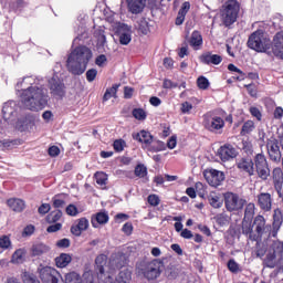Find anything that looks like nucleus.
Here are the masks:
<instances>
[{"mask_svg": "<svg viewBox=\"0 0 283 283\" xmlns=\"http://www.w3.org/2000/svg\"><path fill=\"white\" fill-rule=\"evenodd\" d=\"M20 91V99L22 105L31 112H39L48 105V90L43 87L42 81L36 80L32 76L24 77L21 83L17 84L18 90L25 87Z\"/></svg>", "mask_w": 283, "mask_h": 283, "instance_id": "obj_1", "label": "nucleus"}, {"mask_svg": "<svg viewBox=\"0 0 283 283\" xmlns=\"http://www.w3.org/2000/svg\"><path fill=\"white\" fill-rule=\"evenodd\" d=\"M92 60V50L81 45L75 48L66 60V70L73 76H81L87 70V63Z\"/></svg>", "mask_w": 283, "mask_h": 283, "instance_id": "obj_2", "label": "nucleus"}, {"mask_svg": "<svg viewBox=\"0 0 283 283\" xmlns=\"http://www.w3.org/2000/svg\"><path fill=\"white\" fill-rule=\"evenodd\" d=\"M133 139L142 144V149L150 151V154L163 151L165 143L154 138V135L147 130H140L133 134Z\"/></svg>", "mask_w": 283, "mask_h": 283, "instance_id": "obj_3", "label": "nucleus"}, {"mask_svg": "<svg viewBox=\"0 0 283 283\" xmlns=\"http://www.w3.org/2000/svg\"><path fill=\"white\" fill-rule=\"evenodd\" d=\"M248 46L255 52H266L271 50V40L263 30H256L249 36Z\"/></svg>", "mask_w": 283, "mask_h": 283, "instance_id": "obj_4", "label": "nucleus"}, {"mask_svg": "<svg viewBox=\"0 0 283 283\" xmlns=\"http://www.w3.org/2000/svg\"><path fill=\"white\" fill-rule=\"evenodd\" d=\"M160 269H163V261L155 259L153 261H142L137 265V271L146 280H156L157 277H160Z\"/></svg>", "mask_w": 283, "mask_h": 283, "instance_id": "obj_5", "label": "nucleus"}, {"mask_svg": "<svg viewBox=\"0 0 283 283\" xmlns=\"http://www.w3.org/2000/svg\"><path fill=\"white\" fill-rule=\"evenodd\" d=\"M223 202L229 213H235V211H242L244 209L247 199L240 197V195L235 192L228 191L223 193Z\"/></svg>", "mask_w": 283, "mask_h": 283, "instance_id": "obj_6", "label": "nucleus"}, {"mask_svg": "<svg viewBox=\"0 0 283 283\" xmlns=\"http://www.w3.org/2000/svg\"><path fill=\"white\" fill-rule=\"evenodd\" d=\"M238 12H240V3L237 0H229L221 11L222 23L229 28L233 25L234 21H238Z\"/></svg>", "mask_w": 283, "mask_h": 283, "instance_id": "obj_7", "label": "nucleus"}, {"mask_svg": "<svg viewBox=\"0 0 283 283\" xmlns=\"http://www.w3.org/2000/svg\"><path fill=\"white\" fill-rule=\"evenodd\" d=\"M254 165L259 178H261V180H268L269 176H271V169H269L266 157L262 154H256L254 157Z\"/></svg>", "mask_w": 283, "mask_h": 283, "instance_id": "obj_8", "label": "nucleus"}, {"mask_svg": "<svg viewBox=\"0 0 283 283\" xmlns=\"http://www.w3.org/2000/svg\"><path fill=\"white\" fill-rule=\"evenodd\" d=\"M40 280L43 283H59V279L61 277V273L56 271L54 268L50 266H39L38 269Z\"/></svg>", "mask_w": 283, "mask_h": 283, "instance_id": "obj_9", "label": "nucleus"}, {"mask_svg": "<svg viewBox=\"0 0 283 283\" xmlns=\"http://www.w3.org/2000/svg\"><path fill=\"white\" fill-rule=\"evenodd\" d=\"M19 116V104L14 101H9L2 106V118L6 123H13Z\"/></svg>", "mask_w": 283, "mask_h": 283, "instance_id": "obj_10", "label": "nucleus"}, {"mask_svg": "<svg viewBox=\"0 0 283 283\" xmlns=\"http://www.w3.org/2000/svg\"><path fill=\"white\" fill-rule=\"evenodd\" d=\"M49 87L52 96L55 98H63L65 96V84H63L59 76L54 75L49 80Z\"/></svg>", "mask_w": 283, "mask_h": 283, "instance_id": "obj_11", "label": "nucleus"}, {"mask_svg": "<svg viewBox=\"0 0 283 283\" xmlns=\"http://www.w3.org/2000/svg\"><path fill=\"white\" fill-rule=\"evenodd\" d=\"M203 176L210 187H220L224 182V172L216 169L206 170Z\"/></svg>", "mask_w": 283, "mask_h": 283, "instance_id": "obj_12", "label": "nucleus"}, {"mask_svg": "<svg viewBox=\"0 0 283 283\" xmlns=\"http://www.w3.org/2000/svg\"><path fill=\"white\" fill-rule=\"evenodd\" d=\"M266 149L272 163H280V160H282V151H280L277 139L274 137L268 139Z\"/></svg>", "mask_w": 283, "mask_h": 283, "instance_id": "obj_13", "label": "nucleus"}, {"mask_svg": "<svg viewBox=\"0 0 283 283\" xmlns=\"http://www.w3.org/2000/svg\"><path fill=\"white\" fill-rule=\"evenodd\" d=\"M256 238H262L264 233H271V224H266V219L262 214H258L253 221Z\"/></svg>", "mask_w": 283, "mask_h": 283, "instance_id": "obj_14", "label": "nucleus"}, {"mask_svg": "<svg viewBox=\"0 0 283 283\" xmlns=\"http://www.w3.org/2000/svg\"><path fill=\"white\" fill-rule=\"evenodd\" d=\"M205 127L209 132H218L224 127V119L217 115H210L205 118Z\"/></svg>", "mask_w": 283, "mask_h": 283, "instance_id": "obj_15", "label": "nucleus"}, {"mask_svg": "<svg viewBox=\"0 0 283 283\" xmlns=\"http://www.w3.org/2000/svg\"><path fill=\"white\" fill-rule=\"evenodd\" d=\"M256 205L261 211L269 212L273 209V197L269 192H261L256 196Z\"/></svg>", "mask_w": 283, "mask_h": 283, "instance_id": "obj_16", "label": "nucleus"}, {"mask_svg": "<svg viewBox=\"0 0 283 283\" xmlns=\"http://www.w3.org/2000/svg\"><path fill=\"white\" fill-rule=\"evenodd\" d=\"M117 36L120 45H129L132 43V27L122 23L117 28Z\"/></svg>", "mask_w": 283, "mask_h": 283, "instance_id": "obj_17", "label": "nucleus"}, {"mask_svg": "<svg viewBox=\"0 0 283 283\" xmlns=\"http://www.w3.org/2000/svg\"><path fill=\"white\" fill-rule=\"evenodd\" d=\"M218 155L223 163H227L238 156V150L232 145L226 144L219 148Z\"/></svg>", "mask_w": 283, "mask_h": 283, "instance_id": "obj_18", "label": "nucleus"}, {"mask_svg": "<svg viewBox=\"0 0 283 283\" xmlns=\"http://www.w3.org/2000/svg\"><path fill=\"white\" fill-rule=\"evenodd\" d=\"M237 167L240 169V171H244V174H248V176H254L255 175V164L253 163V159L243 157L237 161Z\"/></svg>", "mask_w": 283, "mask_h": 283, "instance_id": "obj_19", "label": "nucleus"}, {"mask_svg": "<svg viewBox=\"0 0 283 283\" xmlns=\"http://www.w3.org/2000/svg\"><path fill=\"white\" fill-rule=\"evenodd\" d=\"M272 52L276 59L283 60V31L277 32L272 41Z\"/></svg>", "mask_w": 283, "mask_h": 283, "instance_id": "obj_20", "label": "nucleus"}, {"mask_svg": "<svg viewBox=\"0 0 283 283\" xmlns=\"http://www.w3.org/2000/svg\"><path fill=\"white\" fill-rule=\"evenodd\" d=\"M109 222V214L107 211H101L92 216L91 224L94 229H98L99 224H107Z\"/></svg>", "mask_w": 283, "mask_h": 283, "instance_id": "obj_21", "label": "nucleus"}, {"mask_svg": "<svg viewBox=\"0 0 283 283\" xmlns=\"http://www.w3.org/2000/svg\"><path fill=\"white\" fill-rule=\"evenodd\" d=\"M90 229V220L87 218H81L77 220V223L75 226L71 227V233L73 235L80 237L83 231H87Z\"/></svg>", "mask_w": 283, "mask_h": 283, "instance_id": "obj_22", "label": "nucleus"}, {"mask_svg": "<svg viewBox=\"0 0 283 283\" xmlns=\"http://www.w3.org/2000/svg\"><path fill=\"white\" fill-rule=\"evenodd\" d=\"M200 61L205 65H220L222 63V56L207 52L200 56Z\"/></svg>", "mask_w": 283, "mask_h": 283, "instance_id": "obj_23", "label": "nucleus"}, {"mask_svg": "<svg viewBox=\"0 0 283 283\" xmlns=\"http://www.w3.org/2000/svg\"><path fill=\"white\" fill-rule=\"evenodd\" d=\"M125 264H127V261L124 254H115L111 256V260H109L111 271H116V269H123Z\"/></svg>", "mask_w": 283, "mask_h": 283, "instance_id": "obj_24", "label": "nucleus"}, {"mask_svg": "<svg viewBox=\"0 0 283 283\" xmlns=\"http://www.w3.org/2000/svg\"><path fill=\"white\" fill-rule=\"evenodd\" d=\"M126 2L132 14H140L145 8V0H126Z\"/></svg>", "mask_w": 283, "mask_h": 283, "instance_id": "obj_25", "label": "nucleus"}, {"mask_svg": "<svg viewBox=\"0 0 283 283\" xmlns=\"http://www.w3.org/2000/svg\"><path fill=\"white\" fill-rule=\"evenodd\" d=\"M242 233L243 235H248L249 240H258V234H253V224H251V219H243Z\"/></svg>", "mask_w": 283, "mask_h": 283, "instance_id": "obj_26", "label": "nucleus"}, {"mask_svg": "<svg viewBox=\"0 0 283 283\" xmlns=\"http://www.w3.org/2000/svg\"><path fill=\"white\" fill-rule=\"evenodd\" d=\"M9 208L15 213H21L25 209V201L19 198H11L7 201Z\"/></svg>", "mask_w": 283, "mask_h": 283, "instance_id": "obj_27", "label": "nucleus"}, {"mask_svg": "<svg viewBox=\"0 0 283 283\" xmlns=\"http://www.w3.org/2000/svg\"><path fill=\"white\" fill-rule=\"evenodd\" d=\"M190 46L193 48L195 50H200L202 48V34H200L199 31H193L190 40H189Z\"/></svg>", "mask_w": 283, "mask_h": 283, "instance_id": "obj_28", "label": "nucleus"}, {"mask_svg": "<svg viewBox=\"0 0 283 283\" xmlns=\"http://www.w3.org/2000/svg\"><path fill=\"white\" fill-rule=\"evenodd\" d=\"M282 222H283L282 210L275 209L273 213V229H274L273 237L274 238L277 231H280V227H282Z\"/></svg>", "mask_w": 283, "mask_h": 283, "instance_id": "obj_29", "label": "nucleus"}, {"mask_svg": "<svg viewBox=\"0 0 283 283\" xmlns=\"http://www.w3.org/2000/svg\"><path fill=\"white\" fill-rule=\"evenodd\" d=\"M191 8V4L189 2H184L181 10H179L177 19H176V25H182L185 23V17H187V12H189Z\"/></svg>", "mask_w": 283, "mask_h": 283, "instance_id": "obj_30", "label": "nucleus"}, {"mask_svg": "<svg viewBox=\"0 0 283 283\" xmlns=\"http://www.w3.org/2000/svg\"><path fill=\"white\" fill-rule=\"evenodd\" d=\"M70 262H72V255L67 253H61L55 258V264L59 269H65Z\"/></svg>", "mask_w": 283, "mask_h": 283, "instance_id": "obj_31", "label": "nucleus"}, {"mask_svg": "<svg viewBox=\"0 0 283 283\" xmlns=\"http://www.w3.org/2000/svg\"><path fill=\"white\" fill-rule=\"evenodd\" d=\"M48 251H50V247L43 243H36V244H33L31 248V255L33 258H36L39 255H43L44 253H48Z\"/></svg>", "mask_w": 283, "mask_h": 283, "instance_id": "obj_32", "label": "nucleus"}, {"mask_svg": "<svg viewBox=\"0 0 283 283\" xmlns=\"http://www.w3.org/2000/svg\"><path fill=\"white\" fill-rule=\"evenodd\" d=\"M132 282V271L129 269L124 268L122 271H119L116 283H129Z\"/></svg>", "mask_w": 283, "mask_h": 283, "instance_id": "obj_33", "label": "nucleus"}, {"mask_svg": "<svg viewBox=\"0 0 283 283\" xmlns=\"http://www.w3.org/2000/svg\"><path fill=\"white\" fill-rule=\"evenodd\" d=\"M97 279L99 283H114V277L112 276V272H105L103 268H101L99 272H97Z\"/></svg>", "mask_w": 283, "mask_h": 283, "instance_id": "obj_34", "label": "nucleus"}, {"mask_svg": "<svg viewBox=\"0 0 283 283\" xmlns=\"http://www.w3.org/2000/svg\"><path fill=\"white\" fill-rule=\"evenodd\" d=\"M277 258V254L270 252L266 254L263 264L264 266H266L268 269H275L276 265V261L275 259Z\"/></svg>", "mask_w": 283, "mask_h": 283, "instance_id": "obj_35", "label": "nucleus"}, {"mask_svg": "<svg viewBox=\"0 0 283 283\" xmlns=\"http://www.w3.org/2000/svg\"><path fill=\"white\" fill-rule=\"evenodd\" d=\"M24 256H25V249H18L12 254L11 262L13 264H21V262H23Z\"/></svg>", "mask_w": 283, "mask_h": 283, "instance_id": "obj_36", "label": "nucleus"}, {"mask_svg": "<svg viewBox=\"0 0 283 283\" xmlns=\"http://www.w3.org/2000/svg\"><path fill=\"white\" fill-rule=\"evenodd\" d=\"M95 264H96V271L97 273H101V269L105 271V264H107V255L105 254H99L95 259Z\"/></svg>", "mask_w": 283, "mask_h": 283, "instance_id": "obj_37", "label": "nucleus"}, {"mask_svg": "<svg viewBox=\"0 0 283 283\" xmlns=\"http://www.w3.org/2000/svg\"><path fill=\"white\" fill-rule=\"evenodd\" d=\"M209 203L213 207V209H220L222 207V199L216 193H210L208 197Z\"/></svg>", "mask_w": 283, "mask_h": 283, "instance_id": "obj_38", "label": "nucleus"}, {"mask_svg": "<svg viewBox=\"0 0 283 283\" xmlns=\"http://www.w3.org/2000/svg\"><path fill=\"white\" fill-rule=\"evenodd\" d=\"M253 216H255V203L250 202L245 206L244 219L253 220Z\"/></svg>", "mask_w": 283, "mask_h": 283, "instance_id": "obj_39", "label": "nucleus"}, {"mask_svg": "<svg viewBox=\"0 0 283 283\" xmlns=\"http://www.w3.org/2000/svg\"><path fill=\"white\" fill-rule=\"evenodd\" d=\"M255 129V123L253 120H247L241 129V136H247L248 134H251Z\"/></svg>", "mask_w": 283, "mask_h": 283, "instance_id": "obj_40", "label": "nucleus"}, {"mask_svg": "<svg viewBox=\"0 0 283 283\" xmlns=\"http://www.w3.org/2000/svg\"><path fill=\"white\" fill-rule=\"evenodd\" d=\"M62 216H63V212L61 210L52 211L51 213L48 214L46 222H49L50 224L52 222H59V220H61Z\"/></svg>", "mask_w": 283, "mask_h": 283, "instance_id": "obj_41", "label": "nucleus"}, {"mask_svg": "<svg viewBox=\"0 0 283 283\" xmlns=\"http://www.w3.org/2000/svg\"><path fill=\"white\" fill-rule=\"evenodd\" d=\"M17 145L15 140L3 139L0 140V151H8V149H12Z\"/></svg>", "mask_w": 283, "mask_h": 283, "instance_id": "obj_42", "label": "nucleus"}, {"mask_svg": "<svg viewBox=\"0 0 283 283\" xmlns=\"http://www.w3.org/2000/svg\"><path fill=\"white\" fill-rule=\"evenodd\" d=\"M0 249H3V251L8 249H12V241H10V237L8 235L0 237Z\"/></svg>", "mask_w": 283, "mask_h": 283, "instance_id": "obj_43", "label": "nucleus"}, {"mask_svg": "<svg viewBox=\"0 0 283 283\" xmlns=\"http://www.w3.org/2000/svg\"><path fill=\"white\" fill-rule=\"evenodd\" d=\"M95 180L101 187H105L107 185V174L105 172H95Z\"/></svg>", "mask_w": 283, "mask_h": 283, "instance_id": "obj_44", "label": "nucleus"}, {"mask_svg": "<svg viewBox=\"0 0 283 283\" xmlns=\"http://www.w3.org/2000/svg\"><path fill=\"white\" fill-rule=\"evenodd\" d=\"M228 70L230 72H237V74H239V77H235V81H244V78L247 77L244 72H242V70L238 69V66H235L234 64H229Z\"/></svg>", "mask_w": 283, "mask_h": 283, "instance_id": "obj_45", "label": "nucleus"}, {"mask_svg": "<svg viewBox=\"0 0 283 283\" xmlns=\"http://www.w3.org/2000/svg\"><path fill=\"white\" fill-rule=\"evenodd\" d=\"M116 92H118V85H113L111 88H107L103 101H109V98H113V96H116Z\"/></svg>", "mask_w": 283, "mask_h": 283, "instance_id": "obj_46", "label": "nucleus"}, {"mask_svg": "<svg viewBox=\"0 0 283 283\" xmlns=\"http://www.w3.org/2000/svg\"><path fill=\"white\" fill-rule=\"evenodd\" d=\"M135 176L137 178H145L147 176V167L143 164H139L135 167Z\"/></svg>", "mask_w": 283, "mask_h": 283, "instance_id": "obj_47", "label": "nucleus"}, {"mask_svg": "<svg viewBox=\"0 0 283 283\" xmlns=\"http://www.w3.org/2000/svg\"><path fill=\"white\" fill-rule=\"evenodd\" d=\"M272 250L274 255H282L283 253V242L282 241H274L272 243Z\"/></svg>", "mask_w": 283, "mask_h": 283, "instance_id": "obj_48", "label": "nucleus"}, {"mask_svg": "<svg viewBox=\"0 0 283 283\" xmlns=\"http://www.w3.org/2000/svg\"><path fill=\"white\" fill-rule=\"evenodd\" d=\"M133 116L137 120H145L147 118V113H145V109L143 108H135L133 111Z\"/></svg>", "mask_w": 283, "mask_h": 283, "instance_id": "obj_49", "label": "nucleus"}, {"mask_svg": "<svg viewBox=\"0 0 283 283\" xmlns=\"http://www.w3.org/2000/svg\"><path fill=\"white\" fill-rule=\"evenodd\" d=\"M138 30L142 32V34H148L149 33V22H147V20H145V19L139 20Z\"/></svg>", "mask_w": 283, "mask_h": 283, "instance_id": "obj_50", "label": "nucleus"}, {"mask_svg": "<svg viewBox=\"0 0 283 283\" xmlns=\"http://www.w3.org/2000/svg\"><path fill=\"white\" fill-rule=\"evenodd\" d=\"M53 207L55 209H63L65 207V200L61 198V195H57L52 198Z\"/></svg>", "mask_w": 283, "mask_h": 283, "instance_id": "obj_51", "label": "nucleus"}, {"mask_svg": "<svg viewBox=\"0 0 283 283\" xmlns=\"http://www.w3.org/2000/svg\"><path fill=\"white\" fill-rule=\"evenodd\" d=\"M197 85L199 87V90H209V80L205 76H200L197 80Z\"/></svg>", "mask_w": 283, "mask_h": 283, "instance_id": "obj_52", "label": "nucleus"}, {"mask_svg": "<svg viewBox=\"0 0 283 283\" xmlns=\"http://www.w3.org/2000/svg\"><path fill=\"white\" fill-rule=\"evenodd\" d=\"M214 220H216L217 224H219L220 227H224V224H227V222H229V217H227V214H224V213H220L214 217Z\"/></svg>", "mask_w": 283, "mask_h": 283, "instance_id": "obj_53", "label": "nucleus"}, {"mask_svg": "<svg viewBox=\"0 0 283 283\" xmlns=\"http://www.w3.org/2000/svg\"><path fill=\"white\" fill-rule=\"evenodd\" d=\"M97 75H98V71L96 69H91L86 72V81L88 83H94Z\"/></svg>", "mask_w": 283, "mask_h": 283, "instance_id": "obj_54", "label": "nucleus"}, {"mask_svg": "<svg viewBox=\"0 0 283 283\" xmlns=\"http://www.w3.org/2000/svg\"><path fill=\"white\" fill-rule=\"evenodd\" d=\"M81 39H87V30L85 27H81L77 31V36L73 40V43L81 41Z\"/></svg>", "mask_w": 283, "mask_h": 283, "instance_id": "obj_55", "label": "nucleus"}, {"mask_svg": "<svg viewBox=\"0 0 283 283\" xmlns=\"http://www.w3.org/2000/svg\"><path fill=\"white\" fill-rule=\"evenodd\" d=\"M148 203L151 207H158L160 205V197H158V195L148 196Z\"/></svg>", "mask_w": 283, "mask_h": 283, "instance_id": "obj_56", "label": "nucleus"}, {"mask_svg": "<svg viewBox=\"0 0 283 283\" xmlns=\"http://www.w3.org/2000/svg\"><path fill=\"white\" fill-rule=\"evenodd\" d=\"M125 145L126 143L123 139H117L113 143L115 151H123V149H125Z\"/></svg>", "mask_w": 283, "mask_h": 283, "instance_id": "obj_57", "label": "nucleus"}, {"mask_svg": "<svg viewBox=\"0 0 283 283\" xmlns=\"http://www.w3.org/2000/svg\"><path fill=\"white\" fill-rule=\"evenodd\" d=\"M228 269H229V271H231V273H238V271L240 270V266L238 265L235 260L231 259L228 262Z\"/></svg>", "mask_w": 283, "mask_h": 283, "instance_id": "obj_58", "label": "nucleus"}, {"mask_svg": "<svg viewBox=\"0 0 283 283\" xmlns=\"http://www.w3.org/2000/svg\"><path fill=\"white\" fill-rule=\"evenodd\" d=\"M250 114L256 118V120H262V113L260 112V108L252 106L250 107Z\"/></svg>", "mask_w": 283, "mask_h": 283, "instance_id": "obj_59", "label": "nucleus"}, {"mask_svg": "<svg viewBox=\"0 0 283 283\" xmlns=\"http://www.w3.org/2000/svg\"><path fill=\"white\" fill-rule=\"evenodd\" d=\"M66 213L67 216H72V217L78 216V208H76V206L74 205H69L66 207Z\"/></svg>", "mask_w": 283, "mask_h": 283, "instance_id": "obj_60", "label": "nucleus"}, {"mask_svg": "<svg viewBox=\"0 0 283 283\" xmlns=\"http://www.w3.org/2000/svg\"><path fill=\"white\" fill-rule=\"evenodd\" d=\"M50 209H52V207L50 206V203H42L39 209L38 212L41 216H45V213H49Z\"/></svg>", "mask_w": 283, "mask_h": 283, "instance_id": "obj_61", "label": "nucleus"}, {"mask_svg": "<svg viewBox=\"0 0 283 283\" xmlns=\"http://www.w3.org/2000/svg\"><path fill=\"white\" fill-rule=\"evenodd\" d=\"M272 176H273V180H283L282 168H274Z\"/></svg>", "mask_w": 283, "mask_h": 283, "instance_id": "obj_62", "label": "nucleus"}, {"mask_svg": "<svg viewBox=\"0 0 283 283\" xmlns=\"http://www.w3.org/2000/svg\"><path fill=\"white\" fill-rule=\"evenodd\" d=\"M242 149L245 154H253V144L251 142H243Z\"/></svg>", "mask_w": 283, "mask_h": 283, "instance_id": "obj_63", "label": "nucleus"}, {"mask_svg": "<svg viewBox=\"0 0 283 283\" xmlns=\"http://www.w3.org/2000/svg\"><path fill=\"white\" fill-rule=\"evenodd\" d=\"M191 109H193V105H191V103L184 102L181 104V112H182V114H189L191 112Z\"/></svg>", "mask_w": 283, "mask_h": 283, "instance_id": "obj_64", "label": "nucleus"}]
</instances>
